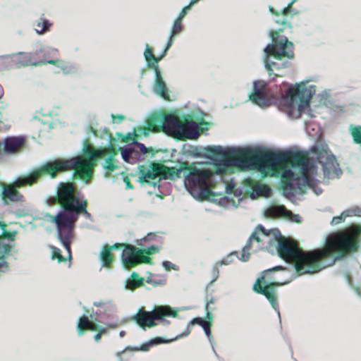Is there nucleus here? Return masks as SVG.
<instances>
[{
	"label": "nucleus",
	"instance_id": "obj_13",
	"mask_svg": "<svg viewBox=\"0 0 361 361\" xmlns=\"http://www.w3.org/2000/svg\"><path fill=\"white\" fill-rule=\"evenodd\" d=\"M85 329L98 332L94 336V339L96 342H98L101 338V335L106 331L105 326H101L94 322V317L92 315H90V319L86 316H83L79 319L77 326L78 335L82 336L84 334V330Z\"/></svg>",
	"mask_w": 361,
	"mask_h": 361
},
{
	"label": "nucleus",
	"instance_id": "obj_33",
	"mask_svg": "<svg viewBox=\"0 0 361 361\" xmlns=\"http://www.w3.org/2000/svg\"><path fill=\"white\" fill-rule=\"evenodd\" d=\"M42 21V27L40 28H35V31L37 34H42L44 32L47 31L49 28L51 26V23L46 19L40 18Z\"/></svg>",
	"mask_w": 361,
	"mask_h": 361
},
{
	"label": "nucleus",
	"instance_id": "obj_15",
	"mask_svg": "<svg viewBox=\"0 0 361 361\" xmlns=\"http://www.w3.org/2000/svg\"><path fill=\"white\" fill-rule=\"evenodd\" d=\"M154 71L153 92L155 94L166 99L169 98L168 89L162 77L161 69L158 66H155Z\"/></svg>",
	"mask_w": 361,
	"mask_h": 361
},
{
	"label": "nucleus",
	"instance_id": "obj_51",
	"mask_svg": "<svg viewBox=\"0 0 361 361\" xmlns=\"http://www.w3.org/2000/svg\"><path fill=\"white\" fill-rule=\"evenodd\" d=\"M207 317L209 319H211L212 317V313L209 311L207 312Z\"/></svg>",
	"mask_w": 361,
	"mask_h": 361
},
{
	"label": "nucleus",
	"instance_id": "obj_27",
	"mask_svg": "<svg viewBox=\"0 0 361 361\" xmlns=\"http://www.w3.org/2000/svg\"><path fill=\"white\" fill-rule=\"evenodd\" d=\"M346 280L348 283L353 288L357 294L361 296V271L357 274V278L347 276Z\"/></svg>",
	"mask_w": 361,
	"mask_h": 361
},
{
	"label": "nucleus",
	"instance_id": "obj_20",
	"mask_svg": "<svg viewBox=\"0 0 361 361\" xmlns=\"http://www.w3.org/2000/svg\"><path fill=\"white\" fill-rule=\"evenodd\" d=\"M181 23L182 21L179 20V19H176L173 21L166 47L162 52V56H164L166 54L167 50L171 47L175 39L176 35L183 30Z\"/></svg>",
	"mask_w": 361,
	"mask_h": 361
},
{
	"label": "nucleus",
	"instance_id": "obj_31",
	"mask_svg": "<svg viewBox=\"0 0 361 361\" xmlns=\"http://www.w3.org/2000/svg\"><path fill=\"white\" fill-rule=\"evenodd\" d=\"M34 209L30 205H25V207L18 209L15 212V214L17 217H23L32 214Z\"/></svg>",
	"mask_w": 361,
	"mask_h": 361
},
{
	"label": "nucleus",
	"instance_id": "obj_44",
	"mask_svg": "<svg viewBox=\"0 0 361 361\" xmlns=\"http://www.w3.org/2000/svg\"><path fill=\"white\" fill-rule=\"evenodd\" d=\"M215 300H216L213 297H212L209 300L207 301L205 308L208 310L209 308V305L211 304H214L215 302Z\"/></svg>",
	"mask_w": 361,
	"mask_h": 361
},
{
	"label": "nucleus",
	"instance_id": "obj_38",
	"mask_svg": "<svg viewBox=\"0 0 361 361\" xmlns=\"http://www.w3.org/2000/svg\"><path fill=\"white\" fill-rule=\"evenodd\" d=\"M51 258L53 259H57L59 262L66 260V259L61 255L60 250L56 248H54L53 252H52Z\"/></svg>",
	"mask_w": 361,
	"mask_h": 361
},
{
	"label": "nucleus",
	"instance_id": "obj_23",
	"mask_svg": "<svg viewBox=\"0 0 361 361\" xmlns=\"http://www.w3.org/2000/svg\"><path fill=\"white\" fill-rule=\"evenodd\" d=\"M360 209L359 207L351 208L350 209L345 210L343 212L340 216L334 217L331 221V224L332 226L337 225L343 222L347 216L353 215L357 216L360 215Z\"/></svg>",
	"mask_w": 361,
	"mask_h": 361
},
{
	"label": "nucleus",
	"instance_id": "obj_52",
	"mask_svg": "<svg viewBox=\"0 0 361 361\" xmlns=\"http://www.w3.org/2000/svg\"><path fill=\"white\" fill-rule=\"evenodd\" d=\"M267 243H271V239H268V240H267Z\"/></svg>",
	"mask_w": 361,
	"mask_h": 361
},
{
	"label": "nucleus",
	"instance_id": "obj_50",
	"mask_svg": "<svg viewBox=\"0 0 361 361\" xmlns=\"http://www.w3.org/2000/svg\"><path fill=\"white\" fill-rule=\"evenodd\" d=\"M121 337H123L126 335V332L124 331H121L119 334Z\"/></svg>",
	"mask_w": 361,
	"mask_h": 361
},
{
	"label": "nucleus",
	"instance_id": "obj_9",
	"mask_svg": "<svg viewBox=\"0 0 361 361\" xmlns=\"http://www.w3.org/2000/svg\"><path fill=\"white\" fill-rule=\"evenodd\" d=\"M283 269V267L276 266L265 270L264 275L258 278L253 286V290L257 293L264 295L267 298L271 307L277 312L279 317H280V313L277 309L276 290L275 286L287 284L292 281V279L283 282H279L274 281V279L270 278L269 274L273 271Z\"/></svg>",
	"mask_w": 361,
	"mask_h": 361
},
{
	"label": "nucleus",
	"instance_id": "obj_32",
	"mask_svg": "<svg viewBox=\"0 0 361 361\" xmlns=\"http://www.w3.org/2000/svg\"><path fill=\"white\" fill-rule=\"evenodd\" d=\"M223 174H224V173H220V174H219V177H221V178H217V180H218L217 183H218L219 182H220V184L221 185L222 188L224 189V190H225V192H226V193H228V194L231 193V192H232V191H233V188H234V186H235V185H234V184H233V183L226 184V183L224 182V179H223V176H222V175H223Z\"/></svg>",
	"mask_w": 361,
	"mask_h": 361
},
{
	"label": "nucleus",
	"instance_id": "obj_16",
	"mask_svg": "<svg viewBox=\"0 0 361 361\" xmlns=\"http://www.w3.org/2000/svg\"><path fill=\"white\" fill-rule=\"evenodd\" d=\"M23 136L7 137L4 140V150L6 154H13L19 151L25 145Z\"/></svg>",
	"mask_w": 361,
	"mask_h": 361
},
{
	"label": "nucleus",
	"instance_id": "obj_46",
	"mask_svg": "<svg viewBox=\"0 0 361 361\" xmlns=\"http://www.w3.org/2000/svg\"><path fill=\"white\" fill-rule=\"evenodd\" d=\"M42 21L39 20V21H38L36 24V27L35 28H40V27H42Z\"/></svg>",
	"mask_w": 361,
	"mask_h": 361
},
{
	"label": "nucleus",
	"instance_id": "obj_25",
	"mask_svg": "<svg viewBox=\"0 0 361 361\" xmlns=\"http://www.w3.org/2000/svg\"><path fill=\"white\" fill-rule=\"evenodd\" d=\"M144 56L148 63V66L153 69L155 66H157V63L164 57L162 54L159 57H155L148 44L146 45Z\"/></svg>",
	"mask_w": 361,
	"mask_h": 361
},
{
	"label": "nucleus",
	"instance_id": "obj_53",
	"mask_svg": "<svg viewBox=\"0 0 361 361\" xmlns=\"http://www.w3.org/2000/svg\"><path fill=\"white\" fill-rule=\"evenodd\" d=\"M149 135V132H145V135L147 136Z\"/></svg>",
	"mask_w": 361,
	"mask_h": 361
},
{
	"label": "nucleus",
	"instance_id": "obj_29",
	"mask_svg": "<svg viewBox=\"0 0 361 361\" xmlns=\"http://www.w3.org/2000/svg\"><path fill=\"white\" fill-rule=\"evenodd\" d=\"M289 13H283V9L281 11V13H276L275 22L279 25H282L283 26V29L286 27L289 28L291 27L290 23H287V17L286 16Z\"/></svg>",
	"mask_w": 361,
	"mask_h": 361
},
{
	"label": "nucleus",
	"instance_id": "obj_36",
	"mask_svg": "<svg viewBox=\"0 0 361 361\" xmlns=\"http://www.w3.org/2000/svg\"><path fill=\"white\" fill-rule=\"evenodd\" d=\"M234 255L237 256V252L231 253L225 258L222 259L218 264L219 265H228L234 260Z\"/></svg>",
	"mask_w": 361,
	"mask_h": 361
},
{
	"label": "nucleus",
	"instance_id": "obj_45",
	"mask_svg": "<svg viewBox=\"0 0 361 361\" xmlns=\"http://www.w3.org/2000/svg\"><path fill=\"white\" fill-rule=\"evenodd\" d=\"M117 118H118V123H121V121H123L125 119V116L123 115H118Z\"/></svg>",
	"mask_w": 361,
	"mask_h": 361
},
{
	"label": "nucleus",
	"instance_id": "obj_19",
	"mask_svg": "<svg viewBox=\"0 0 361 361\" xmlns=\"http://www.w3.org/2000/svg\"><path fill=\"white\" fill-rule=\"evenodd\" d=\"M123 244L116 243L112 246L105 245L99 254V259L102 263V267L109 266L112 260L111 250L123 247Z\"/></svg>",
	"mask_w": 361,
	"mask_h": 361
},
{
	"label": "nucleus",
	"instance_id": "obj_4",
	"mask_svg": "<svg viewBox=\"0 0 361 361\" xmlns=\"http://www.w3.org/2000/svg\"><path fill=\"white\" fill-rule=\"evenodd\" d=\"M314 92L313 85L307 86L303 82L295 87L283 84L279 92H273L265 81L255 80L248 97L253 104L262 108L275 104L289 118H297L302 114L312 116L310 100Z\"/></svg>",
	"mask_w": 361,
	"mask_h": 361
},
{
	"label": "nucleus",
	"instance_id": "obj_48",
	"mask_svg": "<svg viewBox=\"0 0 361 361\" xmlns=\"http://www.w3.org/2000/svg\"><path fill=\"white\" fill-rule=\"evenodd\" d=\"M3 96V89H2V87L0 85V99Z\"/></svg>",
	"mask_w": 361,
	"mask_h": 361
},
{
	"label": "nucleus",
	"instance_id": "obj_12",
	"mask_svg": "<svg viewBox=\"0 0 361 361\" xmlns=\"http://www.w3.org/2000/svg\"><path fill=\"white\" fill-rule=\"evenodd\" d=\"M151 154L153 156V150L147 147L142 143L133 142L126 147L121 149L122 159L128 163L135 164L137 161H143L145 156Z\"/></svg>",
	"mask_w": 361,
	"mask_h": 361
},
{
	"label": "nucleus",
	"instance_id": "obj_7",
	"mask_svg": "<svg viewBox=\"0 0 361 361\" xmlns=\"http://www.w3.org/2000/svg\"><path fill=\"white\" fill-rule=\"evenodd\" d=\"M282 30L270 31L273 44H268L264 49L265 68L269 74L273 73L275 75H280L275 71H279L290 66L288 59H293L294 56L293 44L286 37L280 35Z\"/></svg>",
	"mask_w": 361,
	"mask_h": 361
},
{
	"label": "nucleus",
	"instance_id": "obj_47",
	"mask_svg": "<svg viewBox=\"0 0 361 361\" xmlns=\"http://www.w3.org/2000/svg\"><path fill=\"white\" fill-rule=\"evenodd\" d=\"M269 11H270V12H271L272 13H274V14H276V13L271 6H269Z\"/></svg>",
	"mask_w": 361,
	"mask_h": 361
},
{
	"label": "nucleus",
	"instance_id": "obj_11",
	"mask_svg": "<svg viewBox=\"0 0 361 361\" xmlns=\"http://www.w3.org/2000/svg\"><path fill=\"white\" fill-rule=\"evenodd\" d=\"M94 306L97 307L94 317L95 323H102L106 326L115 329L123 323L116 315V307L111 300L94 302Z\"/></svg>",
	"mask_w": 361,
	"mask_h": 361
},
{
	"label": "nucleus",
	"instance_id": "obj_21",
	"mask_svg": "<svg viewBox=\"0 0 361 361\" xmlns=\"http://www.w3.org/2000/svg\"><path fill=\"white\" fill-rule=\"evenodd\" d=\"M190 324H198L202 326V329H204V331L206 336H207L209 342L211 343L213 352L214 353V354L216 355H217L216 350H215V348H214V345H215L214 341H213V338L212 337V334H211V329H210L211 323L204 320L201 317H196V318H194L192 320H191Z\"/></svg>",
	"mask_w": 361,
	"mask_h": 361
},
{
	"label": "nucleus",
	"instance_id": "obj_1",
	"mask_svg": "<svg viewBox=\"0 0 361 361\" xmlns=\"http://www.w3.org/2000/svg\"><path fill=\"white\" fill-rule=\"evenodd\" d=\"M205 150L213 154L225 155L226 159L219 165V171L236 167L243 171L257 169L265 176L281 175V183L290 193L305 192L311 190L320 195L322 189L318 186L322 176L317 164L322 166L324 180L338 178L341 170L334 155L326 146L311 147L305 155L294 154L288 159L284 152H269L254 157L250 148L208 146Z\"/></svg>",
	"mask_w": 361,
	"mask_h": 361
},
{
	"label": "nucleus",
	"instance_id": "obj_17",
	"mask_svg": "<svg viewBox=\"0 0 361 361\" xmlns=\"http://www.w3.org/2000/svg\"><path fill=\"white\" fill-rule=\"evenodd\" d=\"M12 59L16 63V65L20 66H27L29 65L35 66L34 63L37 61L33 62V59L37 57L38 56L35 54V52H18L17 54H12Z\"/></svg>",
	"mask_w": 361,
	"mask_h": 361
},
{
	"label": "nucleus",
	"instance_id": "obj_22",
	"mask_svg": "<svg viewBox=\"0 0 361 361\" xmlns=\"http://www.w3.org/2000/svg\"><path fill=\"white\" fill-rule=\"evenodd\" d=\"M189 334H190V331H188L185 334H181L179 336H177L176 338L171 339L170 341H166L161 337H157L154 339L150 340L147 343L142 344L140 348L136 347V348H134L133 349H135V350L147 351L149 349V348L153 345H156L163 343H168L170 341H176L178 338L186 336Z\"/></svg>",
	"mask_w": 361,
	"mask_h": 361
},
{
	"label": "nucleus",
	"instance_id": "obj_28",
	"mask_svg": "<svg viewBox=\"0 0 361 361\" xmlns=\"http://www.w3.org/2000/svg\"><path fill=\"white\" fill-rule=\"evenodd\" d=\"M41 53H44V59H42V61H49V59H49V58H53V59L56 58L57 53H58V50L55 48L47 47V48L40 49L35 51V54L37 55L38 56H39V54H41Z\"/></svg>",
	"mask_w": 361,
	"mask_h": 361
},
{
	"label": "nucleus",
	"instance_id": "obj_42",
	"mask_svg": "<svg viewBox=\"0 0 361 361\" xmlns=\"http://www.w3.org/2000/svg\"><path fill=\"white\" fill-rule=\"evenodd\" d=\"M296 0H293L291 1L286 7H285L283 8V13H290L291 12V10H292V5L293 4V3Z\"/></svg>",
	"mask_w": 361,
	"mask_h": 361
},
{
	"label": "nucleus",
	"instance_id": "obj_40",
	"mask_svg": "<svg viewBox=\"0 0 361 361\" xmlns=\"http://www.w3.org/2000/svg\"><path fill=\"white\" fill-rule=\"evenodd\" d=\"M162 266L166 270H170V269L178 270L177 266L169 261H164L162 262Z\"/></svg>",
	"mask_w": 361,
	"mask_h": 361
},
{
	"label": "nucleus",
	"instance_id": "obj_6",
	"mask_svg": "<svg viewBox=\"0 0 361 361\" xmlns=\"http://www.w3.org/2000/svg\"><path fill=\"white\" fill-rule=\"evenodd\" d=\"M149 128L153 130H162L166 134L178 140H195L200 135V129L208 130V123L192 121L180 123L173 115H153L149 120Z\"/></svg>",
	"mask_w": 361,
	"mask_h": 361
},
{
	"label": "nucleus",
	"instance_id": "obj_49",
	"mask_svg": "<svg viewBox=\"0 0 361 361\" xmlns=\"http://www.w3.org/2000/svg\"><path fill=\"white\" fill-rule=\"evenodd\" d=\"M111 118H112V122L115 123L116 122V116L114 114H111Z\"/></svg>",
	"mask_w": 361,
	"mask_h": 361
},
{
	"label": "nucleus",
	"instance_id": "obj_35",
	"mask_svg": "<svg viewBox=\"0 0 361 361\" xmlns=\"http://www.w3.org/2000/svg\"><path fill=\"white\" fill-rule=\"evenodd\" d=\"M146 281L154 286H162L165 283L164 279H156L152 274H149V276L147 277Z\"/></svg>",
	"mask_w": 361,
	"mask_h": 361
},
{
	"label": "nucleus",
	"instance_id": "obj_2",
	"mask_svg": "<svg viewBox=\"0 0 361 361\" xmlns=\"http://www.w3.org/2000/svg\"><path fill=\"white\" fill-rule=\"evenodd\" d=\"M360 233L359 228H350L341 233H332L326 238L324 247L305 252L298 247L295 242L283 237L279 230L267 231L262 225H258L243 247L238 259L242 262L248 261L250 255L249 250L256 251L259 248L257 246L254 250L253 242L259 243L266 241L272 234L277 240V252L281 258L293 263L295 270L300 275L314 274L356 251L359 247L357 240Z\"/></svg>",
	"mask_w": 361,
	"mask_h": 361
},
{
	"label": "nucleus",
	"instance_id": "obj_41",
	"mask_svg": "<svg viewBox=\"0 0 361 361\" xmlns=\"http://www.w3.org/2000/svg\"><path fill=\"white\" fill-rule=\"evenodd\" d=\"M191 6L188 4V6H186L185 7H184L182 11H180V13H179L178 16L177 17L176 19H179V20H183V19L184 18V17L185 16V15L188 13V12L191 9Z\"/></svg>",
	"mask_w": 361,
	"mask_h": 361
},
{
	"label": "nucleus",
	"instance_id": "obj_14",
	"mask_svg": "<svg viewBox=\"0 0 361 361\" xmlns=\"http://www.w3.org/2000/svg\"><path fill=\"white\" fill-rule=\"evenodd\" d=\"M266 214L269 217H284L293 222H301V217L299 214H293L283 205L271 206L266 210Z\"/></svg>",
	"mask_w": 361,
	"mask_h": 361
},
{
	"label": "nucleus",
	"instance_id": "obj_30",
	"mask_svg": "<svg viewBox=\"0 0 361 361\" xmlns=\"http://www.w3.org/2000/svg\"><path fill=\"white\" fill-rule=\"evenodd\" d=\"M104 169L109 172L114 171L117 166L114 164V155H110L106 157L102 164Z\"/></svg>",
	"mask_w": 361,
	"mask_h": 361
},
{
	"label": "nucleus",
	"instance_id": "obj_26",
	"mask_svg": "<svg viewBox=\"0 0 361 361\" xmlns=\"http://www.w3.org/2000/svg\"><path fill=\"white\" fill-rule=\"evenodd\" d=\"M350 135L353 137V142L359 145L361 149V125L350 124L348 128Z\"/></svg>",
	"mask_w": 361,
	"mask_h": 361
},
{
	"label": "nucleus",
	"instance_id": "obj_8",
	"mask_svg": "<svg viewBox=\"0 0 361 361\" xmlns=\"http://www.w3.org/2000/svg\"><path fill=\"white\" fill-rule=\"evenodd\" d=\"M157 238L155 233H149L145 238L137 241V245L140 247H135L131 245H126L121 255L123 267L130 268L141 263L150 264L151 259L146 255L157 253L159 249L157 246L148 245L147 243L155 240Z\"/></svg>",
	"mask_w": 361,
	"mask_h": 361
},
{
	"label": "nucleus",
	"instance_id": "obj_39",
	"mask_svg": "<svg viewBox=\"0 0 361 361\" xmlns=\"http://www.w3.org/2000/svg\"><path fill=\"white\" fill-rule=\"evenodd\" d=\"M219 264L216 263L214 267H213V269H212V275H213V279L210 282V284L212 285L214 281H216L217 280V279L219 278Z\"/></svg>",
	"mask_w": 361,
	"mask_h": 361
},
{
	"label": "nucleus",
	"instance_id": "obj_37",
	"mask_svg": "<svg viewBox=\"0 0 361 361\" xmlns=\"http://www.w3.org/2000/svg\"><path fill=\"white\" fill-rule=\"evenodd\" d=\"M320 102L323 104L326 105L329 98L330 97V90H324L319 94Z\"/></svg>",
	"mask_w": 361,
	"mask_h": 361
},
{
	"label": "nucleus",
	"instance_id": "obj_34",
	"mask_svg": "<svg viewBox=\"0 0 361 361\" xmlns=\"http://www.w3.org/2000/svg\"><path fill=\"white\" fill-rule=\"evenodd\" d=\"M219 203L220 206L226 207V208H228L230 206H234L236 207V206L235 205L234 201L233 200H229L226 196L220 197L219 199Z\"/></svg>",
	"mask_w": 361,
	"mask_h": 361
},
{
	"label": "nucleus",
	"instance_id": "obj_10",
	"mask_svg": "<svg viewBox=\"0 0 361 361\" xmlns=\"http://www.w3.org/2000/svg\"><path fill=\"white\" fill-rule=\"evenodd\" d=\"M164 316L176 317L177 312L169 306H159L151 312L140 309L133 316V319L136 321L142 329H145L146 327L151 328L156 326L155 320L161 321L164 326L169 324V321L164 319Z\"/></svg>",
	"mask_w": 361,
	"mask_h": 361
},
{
	"label": "nucleus",
	"instance_id": "obj_43",
	"mask_svg": "<svg viewBox=\"0 0 361 361\" xmlns=\"http://www.w3.org/2000/svg\"><path fill=\"white\" fill-rule=\"evenodd\" d=\"M123 181L125 183L126 189H132L133 188V186L130 184V180L128 178H124Z\"/></svg>",
	"mask_w": 361,
	"mask_h": 361
},
{
	"label": "nucleus",
	"instance_id": "obj_5",
	"mask_svg": "<svg viewBox=\"0 0 361 361\" xmlns=\"http://www.w3.org/2000/svg\"><path fill=\"white\" fill-rule=\"evenodd\" d=\"M56 195L48 200L50 204H60L62 209L56 216L46 213L44 219L55 224L58 238L66 250L68 259H71V243L73 238L75 222L80 214L92 221V215L87 211V202L71 183H60L56 188Z\"/></svg>",
	"mask_w": 361,
	"mask_h": 361
},
{
	"label": "nucleus",
	"instance_id": "obj_54",
	"mask_svg": "<svg viewBox=\"0 0 361 361\" xmlns=\"http://www.w3.org/2000/svg\"><path fill=\"white\" fill-rule=\"evenodd\" d=\"M123 352L118 353V355H120Z\"/></svg>",
	"mask_w": 361,
	"mask_h": 361
},
{
	"label": "nucleus",
	"instance_id": "obj_24",
	"mask_svg": "<svg viewBox=\"0 0 361 361\" xmlns=\"http://www.w3.org/2000/svg\"><path fill=\"white\" fill-rule=\"evenodd\" d=\"M143 278L139 277L135 272H133L131 278L126 281L125 288L128 290H133L136 288L141 286L143 284Z\"/></svg>",
	"mask_w": 361,
	"mask_h": 361
},
{
	"label": "nucleus",
	"instance_id": "obj_18",
	"mask_svg": "<svg viewBox=\"0 0 361 361\" xmlns=\"http://www.w3.org/2000/svg\"><path fill=\"white\" fill-rule=\"evenodd\" d=\"M46 63H49L52 65H55L57 67L60 68L63 73L65 75L72 74L76 72V66L72 63H66L63 61H61L60 59H51L49 61H38V62L35 63V66L43 65Z\"/></svg>",
	"mask_w": 361,
	"mask_h": 361
},
{
	"label": "nucleus",
	"instance_id": "obj_3",
	"mask_svg": "<svg viewBox=\"0 0 361 361\" xmlns=\"http://www.w3.org/2000/svg\"><path fill=\"white\" fill-rule=\"evenodd\" d=\"M222 159L215 165L214 171L204 166H182L179 169H169L164 170V166L152 164L148 167H143L140 171L139 181L142 185L159 186V182L162 179L175 180L180 178L183 173L184 183L188 192L196 199H208L216 201L214 198L217 194L221 196V192L214 190V186L217 183V176L220 173L231 171L233 168H227L219 171V165L228 157L221 155Z\"/></svg>",
	"mask_w": 361,
	"mask_h": 361
}]
</instances>
